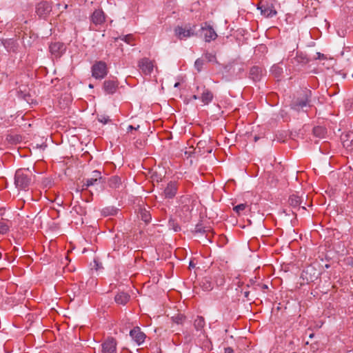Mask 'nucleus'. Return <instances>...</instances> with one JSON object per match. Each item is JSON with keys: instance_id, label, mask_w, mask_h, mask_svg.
<instances>
[{"instance_id": "f257e3e1", "label": "nucleus", "mask_w": 353, "mask_h": 353, "mask_svg": "<svg viewBox=\"0 0 353 353\" xmlns=\"http://www.w3.org/2000/svg\"><path fill=\"white\" fill-rule=\"evenodd\" d=\"M34 176L30 168L18 169L14 175V185L19 190L28 191Z\"/></svg>"}, {"instance_id": "f03ea898", "label": "nucleus", "mask_w": 353, "mask_h": 353, "mask_svg": "<svg viewBox=\"0 0 353 353\" xmlns=\"http://www.w3.org/2000/svg\"><path fill=\"white\" fill-rule=\"evenodd\" d=\"M196 24L190 23L176 26L174 29V34L179 40H185L190 37H196Z\"/></svg>"}, {"instance_id": "7ed1b4c3", "label": "nucleus", "mask_w": 353, "mask_h": 353, "mask_svg": "<svg viewBox=\"0 0 353 353\" xmlns=\"http://www.w3.org/2000/svg\"><path fill=\"white\" fill-rule=\"evenodd\" d=\"M92 76L96 79H103L108 73V68L105 62L96 61L92 66Z\"/></svg>"}, {"instance_id": "20e7f679", "label": "nucleus", "mask_w": 353, "mask_h": 353, "mask_svg": "<svg viewBox=\"0 0 353 353\" xmlns=\"http://www.w3.org/2000/svg\"><path fill=\"white\" fill-rule=\"evenodd\" d=\"M137 66L140 72L145 76H150L155 67L154 61L149 58L143 57L137 62Z\"/></svg>"}, {"instance_id": "39448f33", "label": "nucleus", "mask_w": 353, "mask_h": 353, "mask_svg": "<svg viewBox=\"0 0 353 353\" xmlns=\"http://www.w3.org/2000/svg\"><path fill=\"white\" fill-rule=\"evenodd\" d=\"M83 184L82 185V190H87L88 187L96 184L97 182L103 183L104 180L101 176V173L99 170H94L91 176L83 180Z\"/></svg>"}, {"instance_id": "423d86ee", "label": "nucleus", "mask_w": 353, "mask_h": 353, "mask_svg": "<svg viewBox=\"0 0 353 353\" xmlns=\"http://www.w3.org/2000/svg\"><path fill=\"white\" fill-rule=\"evenodd\" d=\"M265 74L266 70L263 67L254 65L249 70L248 77L254 82H259Z\"/></svg>"}, {"instance_id": "0eeeda50", "label": "nucleus", "mask_w": 353, "mask_h": 353, "mask_svg": "<svg viewBox=\"0 0 353 353\" xmlns=\"http://www.w3.org/2000/svg\"><path fill=\"white\" fill-rule=\"evenodd\" d=\"M52 11L50 3L46 1L39 2L36 6V13L42 19H46Z\"/></svg>"}, {"instance_id": "6e6552de", "label": "nucleus", "mask_w": 353, "mask_h": 353, "mask_svg": "<svg viewBox=\"0 0 353 353\" xmlns=\"http://www.w3.org/2000/svg\"><path fill=\"white\" fill-rule=\"evenodd\" d=\"M201 30L203 33L205 42L214 41L218 37L212 26L208 22L204 23V26L201 27Z\"/></svg>"}, {"instance_id": "1a4fd4ad", "label": "nucleus", "mask_w": 353, "mask_h": 353, "mask_svg": "<svg viewBox=\"0 0 353 353\" xmlns=\"http://www.w3.org/2000/svg\"><path fill=\"white\" fill-rule=\"evenodd\" d=\"M117 341L113 337L107 338L101 344L102 353H117Z\"/></svg>"}, {"instance_id": "9d476101", "label": "nucleus", "mask_w": 353, "mask_h": 353, "mask_svg": "<svg viewBox=\"0 0 353 353\" xmlns=\"http://www.w3.org/2000/svg\"><path fill=\"white\" fill-rule=\"evenodd\" d=\"M49 50L54 57L60 58L65 52L66 47L63 43L53 42L50 43Z\"/></svg>"}, {"instance_id": "9b49d317", "label": "nucleus", "mask_w": 353, "mask_h": 353, "mask_svg": "<svg viewBox=\"0 0 353 353\" xmlns=\"http://www.w3.org/2000/svg\"><path fill=\"white\" fill-rule=\"evenodd\" d=\"M119 87V81L117 78L105 80L103 84V89L105 94H113Z\"/></svg>"}, {"instance_id": "f8f14e48", "label": "nucleus", "mask_w": 353, "mask_h": 353, "mask_svg": "<svg viewBox=\"0 0 353 353\" xmlns=\"http://www.w3.org/2000/svg\"><path fill=\"white\" fill-rule=\"evenodd\" d=\"M132 339L139 345L144 343L146 335L141 331L139 327H134L130 332Z\"/></svg>"}, {"instance_id": "ddd939ff", "label": "nucleus", "mask_w": 353, "mask_h": 353, "mask_svg": "<svg viewBox=\"0 0 353 353\" xmlns=\"http://www.w3.org/2000/svg\"><path fill=\"white\" fill-rule=\"evenodd\" d=\"M311 96V91H304L303 97L301 99H297L293 102L292 108L294 110H299L301 108L305 107L310 102V97Z\"/></svg>"}, {"instance_id": "4468645a", "label": "nucleus", "mask_w": 353, "mask_h": 353, "mask_svg": "<svg viewBox=\"0 0 353 353\" xmlns=\"http://www.w3.org/2000/svg\"><path fill=\"white\" fill-rule=\"evenodd\" d=\"M178 190V183L176 181H170L164 189L163 194L166 199H173Z\"/></svg>"}, {"instance_id": "2eb2a0df", "label": "nucleus", "mask_w": 353, "mask_h": 353, "mask_svg": "<svg viewBox=\"0 0 353 353\" xmlns=\"http://www.w3.org/2000/svg\"><path fill=\"white\" fill-rule=\"evenodd\" d=\"M200 99L203 105H208L214 99V94L211 90L203 86L201 88Z\"/></svg>"}, {"instance_id": "dca6fc26", "label": "nucleus", "mask_w": 353, "mask_h": 353, "mask_svg": "<svg viewBox=\"0 0 353 353\" xmlns=\"http://www.w3.org/2000/svg\"><path fill=\"white\" fill-rule=\"evenodd\" d=\"M91 21L95 25H101L105 21V15L101 9L96 10L91 15Z\"/></svg>"}, {"instance_id": "f3484780", "label": "nucleus", "mask_w": 353, "mask_h": 353, "mask_svg": "<svg viewBox=\"0 0 353 353\" xmlns=\"http://www.w3.org/2000/svg\"><path fill=\"white\" fill-rule=\"evenodd\" d=\"M194 231L196 233L205 234L208 241L211 242V237L213 236V233L211 232L210 226H204L201 223H199L196 225Z\"/></svg>"}, {"instance_id": "a211bd4d", "label": "nucleus", "mask_w": 353, "mask_h": 353, "mask_svg": "<svg viewBox=\"0 0 353 353\" xmlns=\"http://www.w3.org/2000/svg\"><path fill=\"white\" fill-rule=\"evenodd\" d=\"M258 9L261 10V13L265 17H272L277 14L276 10L271 4L261 5L258 6Z\"/></svg>"}, {"instance_id": "6ab92c4d", "label": "nucleus", "mask_w": 353, "mask_h": 353, "mask_svg": "<svg viewBox=\"0 0 353 353\" xmlns=\"http://www.w3.org/2000/svg\"><path fill=\"white\" fill-rule=\"evenodd\" d=\"M130 299V294L124 292H119L114 296V301L118 305H125L129 302Z\"/></svg>"}, {"instance_id": "aec40b11", "label": "nucleus", "mask_w": 353, "mask_h": 353, "mask_svg": "<svg viewBox=\"0 0 353 353\" xmlns=\"http://www.w3.org/2000/svg\"><path fill=\"white\" fill-rule=\"evenodd\" d=\"M3 45L8 52H16L19 47L17 41L14 40L13 39L4 40L3 41Z\"/></svg>"}, {"instance_id": "412c9836", "label": "nucleus", "mask_w": 353, "mask_h": 353, "mask_svg": "<svg viewBox=\"0 0 353 353\" xmlns=\"http://www.w3.org/2000/svg\"><path fill=\"white\" fill-rule=\"evenodd\" d=\"M205 325V319L203 316H198L194 321V327L196 332H199V336L205 334L204 327Z\"/></svg>"}, {"instance_id": "4be33fe9", "label": "nucleus", "mask_w": 353, "mask_h": 353, "mask_svg": "<svg viewBox=\"0 0 353 353\" xmlns=\"http://www.w3.org/2000/svg\"><path fill=\"white\" fill-rule=\"evenodd\" d=\"M108 186L112 189H119L122 185L121 178L119 176H112L108 179Z\"/></svg>"}, {"instance_id": "5701e85b", "label": "nucleus", "mask_w": 353, "mask_h": 353, "mask_svg": "<svg viewBox=\"0 0 353 353\" xmlns=\"http://www.w3.org/2000/svg\"><path fill=\"white\" fill-rule=\"evenodd\" d=\"M11 226V222L8 219H1L0 220V233L5 234L9 232Z\"/></svg>"}, {"instance_id": "b1692460", "label": "nucleus", "mask_w": 353, "mask_h": 353, "mask_svg": "<svg viewBox=\"0 0 353 353\" xmlns=\"http://www.w3.org/2000/svg\"><path fill=\"white\" fill-rule=\"evenodd\" d=\"M313 134L315 137L322 139L327 134V130L323 126H316L313 128Z\"/></svg>"}, {"instance_id": "393cba45", "label": "nucleus", "mask_w": 353, "mask_h": 353, "mask_svg": "<svg viewBox=\"0 0 353 353\" xmlns=\"http://www.w3.org/2000/svg\"><path fill=\"white\" fill-rule=\"evenodd\" d=\"M288 203L290 206L294 208L300 209L299 205L301 203V198L296 195H292L289 197Z\"/></svg>"}, {"instance_id": "a878e982", "label": "nucleus", "mask_w": 353, "mask_h": 353, "mask_svg": "<svg viewBox=\"0 0 353 353\" xmlns=\"http://www.w3.org/2000/svg\"><path fill=\"white\" fill-rule=\"evenodd\" d=\"M180 211L183 213V216L185 219H189L191 216V212L192 210V206L191 204L180 206Z\"/></svg>"}, {"instance_id": "bb28decb", "label": "nucleus", "mask_w": 353, "mask_h": 353, "mask_svg": "<svg viewBox=\"0 0 353 353\" xmlns=\"http://www.w3.org/2000/svg\"><path fill=\"white\" fill-rule=\"evenodd\" d=\"M118 39L123 41L124 42H125L126 43H128L129 45H131V46L134 45L133 43V42L134 41V37L133 34H132L120 36V37L114 39L115 41H117Z\"/></svg>"}, {"instance_id": "cd10ccee", "label": "nucleus", "mask_w": 353, "mask_h": 353, "mask_svg": "<svg viewBox=\"0 0 353 353\" xmlns=\"http://www.w3.org/2000/svg\"><path fill=\"white\" fill-rule=\"evenodd\" d=\"M141 220L145 223H149L152 219L151 214L146 209H142L140 212Z\"/></svg>"}, {"instance_id": "c85d7f7f", "label": "nucleus", "mask_w": 353, "mask_h": 353, "mask_svg": "<svg viewBox=\"0 0 353 353\" xmlns=\"http://www.w3.org/2000/svg\"><path fill=\"white\" fill-rule=\"evenodd\" d=\"M185 319V316L181 314H177L172 317V321L176 324H182Z\"/></svg>"}, {"instance_id": "c756f323", "label": "nucleus", "mask_w": 353, "mask_h": 353, "mask_svg": "<svg viewBox=\"0 0 353 353\" xmlns=\"http://www.w3.org/2000/svg\"><path fill=\"white\" fill-rule=\"evenodd\" d=\"M72 210L79 215H84L86 214L85 208L80 205L79 204H76L73 206Z\"/></svg>"}, {"instance_id": "7c9ffc66", "label": "nucleus", "mask_w": 353, "mask_h": 353, "mask_svg": "<svg viewBox=\"0 0 353 353\" xmlns=\"http://www.w3.org/2000/svg\"><path fill=\"white\" fill-rule=\"evenodd\" d=\"M271 72L276 77H279L283 73V69L279 65H274L271 68Z\"/></svg>"}, {"instance_id": "2f4dec72", "label": "nucleus", "mask_w": 353, "mask_h": 353, "mask_svg": "<svg viewBox=\"0 0 353 353\" xmlns=\"http://www.w3.org/2000/svg\"><path fill=\"white\" fill-rule=\"evenodd\" d=\"M192 201L188 195H184L179 199V207L191 204Z\"/></svg>"}, {"instance_id": "473e14b6", "label": "nucleus", "mask_w": 353, "mask_h": 353, "mask_svg": "<svg viewBox=\"0 0 353 353\" xmlns=\"http://www.w3.org/2000/svg\"><path fill=\"white\" fill-rule=\"evenodd\" d=\"M201 287L204 290L209 291L211 290L213 288L212 283L207 279V278H205L201 281Z\"/></svg>"}, {"instance_id": "72a5a7b5", "label": "nucleus", "mask_w": 353, "mask_h": 353, "mask_svg": "<svg viewBox=\"0 0 353 353\" xmlns=\"http://www.w3.org/2000/svg\"><path fill=\"white\" fill-rule=\"evenodd\" d=\"M203 56L205 59L208 62H216V57L214 53L207 52L204 54Z\"/></svg>"}, {"instance_id": "f704fd0d", "label": "nucleus", "mask_w": 353, "mask_h": 353, "mask_svg": "<svg viewBox=\"0 0 353 353\" xmlns=\"http://www.w3.org/2000/svg\"><path fill=\"white\" fill-rule=\"evenodd\" d=\"M204 65V59L199 58L197 59L194 62V67L198 72H201Z\"/></svg>"}, {"instance_id": "c9c22d12", "label": "nucleus", "mask_w": 353, "mask_h": 353, "mask_svg": "<svg viewBox=\"0 0 353 353\" xmlns=\"http://www.w3.org/2000/svg\"><path fill=\"white\" fill-rule=\"evenodd\" d=\"M248 205L246 203H241L233 208V210L236 212L238 214H240L241 212L245 210Z\"/></svg>"}, {"instance_id": "e433bc0d", "label": "nucleus", "mask_w": 353, "mask_h": 353, "mask_svg": "<svg viewBox=\"0 0 353 353\" xmlns=\"http://www.w3.org/2000/svg\"><path fill=\"white\" fill-rule=\"evenodd\" d=\"M98 121L100 123H102L103 124H106L108 122H110L111 120L108 116L101 115V116L98 117Z\"/></svg>"}, {"instance_id": "4c0bfd02", "label": "nucleus", "mask_w": 353, "mask_h": 353, "mask_svg": "<svg viewBox=\"0 0 353 353\" xmlns=\"http://www.w3.org/2000/svg\"><path fill=\"white\" fill-rule=\"evenodd\" d=\"M103 213L105 216L113 215L116 213V210L113 208H104L103 209Z\"/></svg>"}, {"instance_id": "58836bf2", "label": "nucleus", "mask_w": 353, "mask_h": 353, "mask_svg": "<svg viewBox=\"0 0 353 353\" xmlns=\"http://www.w3.org/2000/svg\"><path fill=\"white\" fill-rule=\"evenodd\" d=\"M296 60L298 62L303 63H307L309 61L308 59L303 54L297 55Z\"/></svg>"}, {"instance_id": "ea45409f", "label": "nucleus", "mask_w": 353, "mask_h": 353, "mask_svg": "<svg viewBox=\"0 0 353 353\" xmlns=\"http://www.w3.org/2000/svg\"><path fill=\"white\" fill-rule=\"evenodd\" d=\"M225 283V279L222 274H219L218 278L216 280V283L217 285L221 286L223 285Z\"/></svg>"}, {"instance_id": "a19ab883", "label": "nucleus", "mask_w": 353, "mask_h": 353, "mask_svg": "<svg viewBox=\"0 0 353 353\" xmlns=\"http://www.w3.org/2000/svg\"><path fill=\"white\" fill-rule=\"evenodd\" d=\"M257 287H259L261 290H263V291H264L265 290L268 289V285H265V284H260V283H259V284H257V285H256V287H254V288L255 290H256V289H257Z\"/></svg>"}, {"instance_id": "79ce46f5", "label": "nucleus", "mask_w": 353, "mask_h": 353, "mask_svg": "<svg viewBox=\"0 0 353 353\" xmlns=\"http://www.w3.org/2000/svg\"><path fill=\"white\" fill-rule=\"evenodd\" d=\"M343 145H344V146H345V145H346V146H349L350 145H352V146H353V138L351 139V141H350V144H349V143H348V140H347H347H345V141H343Z\"/></svg>"}, {"instance_id": "37998d69", "label": "nucleus", "mask_w": 353, "mask_h": 353, "mask_svg": "<svg viewBox=\"0 0 353 353\" xmlns=\"http://www.w3.org/2000/svg\"><path fill=\"white\" fill-rule=\"evenodd\" d=\"M224 353H234V350L232 347H228L225 348Z\"/></svg>"}, {"instance_id": "c03bdc74", "label": "nucleus", "mask_w": 353, "mask_h": 353, "mask_svg": "<svg viewBox=\"0 0 353 353\" xmlns=\"http://www.w3.org/2000/svg\"><path fill=\"white\" fill-rule=\"evenodd\" d=\"M139 128V125H137V127H136V128H135V127H134L133 125H128V129H127V130H128V132H130V131H131V130H137Z\"/></svg>"}, {"instance_id": "a18cd8bd", "label": "nucleus", "mask_w": 353, "mask_h": 353, "mask_svg": "<svg viewBox=\"0 0 353 353\" xmlns=\"http://www.w3.org/2000/svg\"><path fill=\"white\" fill-rule=\"evenodd\" d=\"M316 56L317 57L316 59H325V55L323 54H321L320 52H317L316 53Z\"/></svg>"}, {"instance_id": "49530a36", "label": "nucleus", "mask_w": 353, "mask_h": 353, "mask_svg": "<svg viewBox=\"0 0 353 353\" xmlns=\"http://www.w3.org/2000/svg\"><path fill=\"white\" fill-rule=\"evenodd\" d=\"M243 294H244V296L245 298H247L248 299H249V294H250V292L246 290V291H244L243 292Z\"/></svg>"}, {"instance_id": "de8ad7c7", "label": "nucleus", "mask_w": 353, "mask_h": 353, "mask_svg": "<svg viewBox=\"0 0 353 353\" xmlns=\"http://www.w3.org/2000/svg\"><path fill=\"white\" fill-rule=\"evenodd\" d=\"M254 281L252 279L250 280V283L246 285V287L250 288L251 285H253Z\"/></svg>"}, {"instance_id": "09e8293b", "label": "nucleus", "mask_w": 353, "mask_h": 353, "mask_svg": "<svg viewBox=\"0 0 353 353\" xmlns=\"http://www.w3.org/2000/svg\"><path fill=\"white\" fill-rule=\"evenodd\" d=\"M192 99H194V100H196L198 99H200V97H199L196 94H194V95H192Z\"/></svg>"}, {"instance_id": "8fccbe9b", "label": "nucleus", "mask_w": 353, "mask_h": 353, "mask_svg": "<svg viewBox=\"0 0 353 353\" xmlns=\"http://www.w3.org/2000/svg\"><path fill=\"white\" fill-rule=\"evenodd\" d=\"M203 141H199V142L198 143V144H197L198 148H199V149L201 148V147H202V146H203Z\"/></svg>"}, {"instance_id": "3c124183", "label": "nucleus", "mask_w": 353, "mask_h": 353, "mask_svg": "<svg viewBox=\"0 0 353 353\" xmlns=\"http://www.w3.org/2000/svg\"><path fill=\"white\" fill-rule=\"evenodd\" d=\"M236 285H237L239 287H241V286L243 285V282H241L240 281H239L236 283Z\"/></svg>"}, {"instance_id": "603ef678", "label": "nucleus", "mask_w": 353, "mask_h": 353, "mask_svg": "<svg viewBox=\"0 0 353 353\" xmlns=\"http://www.w3.org/2000/svg\"><path fill=\"white\" fill-rule=\"evenodd\" d=\"M258 139H259V137H254V141H256Z\"/></svg>"}, {"instance_id": "864d4df0", "label": "nucleus", "mask_w": 353, "mask_h": 353, "mask_svg": "<svg viewBox=\"0 0 353 353\" xmlns=\"http://www.w3.org/2000/svg\"><path fill=\"white\" fill-rule=\"evenodd\" d=\"M67 8H68V5H67V4H65V5L64 6V9H66Z\"/></svg>"}, {"instance_id": "5fc2aeb1", "label": "nucleus", "mask_w": 353, "mask_h": 353, "mask_svg": "<svg viewBox=\"0 0 353 353\" xmlns=\"http://www.w3.org/2000/svg\"><path fill=\"white\" fill-rule=\"evenodd\" d=\"M347 137H349L350 138L351 137H353V134H348Z\"/></svg>"}, {"instance_id": "6e6d98bb", "label": "nucleus", "mask_w": 353, "mask_h": 353, "mask_svg": "<svg viewBox=\"0 0 353 353\" xmlns=\"http://www.w3.org/2000/svg\"><path fill=\"white\" fill-rule=\"evenodd\" d=\"M207 152H208V153H210V152H212V150H211V149H210V150H208Z\"/></svg>"}, {"instance_id": "4d7b16f0", "label": "nucleus", "mask_w": 353, "mask_h": 353, "mask_svg": "<svg viewBox=\"0 0 353 353\" xmlns=\"http://www.w3.org/2000/svg\"><path fill=\"white\" fill-rule=\"evenodd\" d=\"M313 336H314V334H311L310 335V338H312V337H313Z\"/></svg>"}, {"instance_id": "13d9d810", "label": "nucleus", "mask_w": 353, "mask_h": 353, "mask_svg": "<svg viewBox=\"0 0 353 353\" xmlns=\"http://www.w3.org/2000/svg\"><path fill=\"white\" fill-rule=\"evenodd\" d=\"M190 266L193 267V265H192V262H190Z\"/></svg>"}, {"instance_id": "bf43d9fd", "label": "nucleus", "mask_w": 353, "mask_h": 353, "mask_svg": "<svg viewBox=\"0 0 353 353\" xmlns=\"http://www.w3.org/2000/svg\"><path fill=\"white\" fill-rule=\"evenodd\" d=\"M178 85H179V83H175L174 86L176 87V86H178Z\"/></svg>"}, {"instance_id": "052dcab7", "label": "nucleus", "mask_w": 353, "mask_h": 353, "mask_svg": "<svg viewBox=\"0 0 353 353\" xmlns=\"http://www.w3.org/2000/svg\"><path fill=\"white\" fill-rule=\"evenodd\" d=\"M89 87L90 88H93V86L91 84L89 85Z\"/></svg>"}, {"instance_id": "680f3d73", "label": "nucleus", "mask_w": 353, "mask_h": 353, "mask_svg": "<svg viewBox=\"0 0 353 353\" xmlns=\"http://www.w3.org/2000/svg\"><path fill=\"white\" fill-rule=\"evenodd\" d=\"M196 89H197V90L199 91V90H200V88L198 86V87L196 88Z\"/></svg>"}, {"instance_id": "e2e57ef3", "label": "nucleus", "mask_w": 353, "mask_h": 353, "mask_svg": "<svg viewBox=\"0 0 353 353\" xmlns=\"http://www.w3.org/2000/svg\"><path fill=\"white\" fill-rule=\"evenodd\" d=\"M292 353H296V352H292Z\"/></svg>"}]
</instances>
